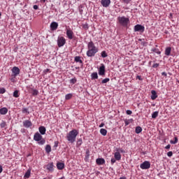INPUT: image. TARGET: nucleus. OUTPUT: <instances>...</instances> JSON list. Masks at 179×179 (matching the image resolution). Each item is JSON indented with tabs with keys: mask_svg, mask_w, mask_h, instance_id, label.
I'll return each mask as SVG.
<instances>
[{
	"mask_svg": "<svg viewBox=\"0 0 179 179\" xmlns=\"http://www.w3.org/2000/svg\"><path fill=\"white\" fill-rule=\"evenodd\" d=\"M78 135H79V131L74 129L67 134L66 139H67L70 143H73L76 141V136H78Z\"/></svg>",
	"mask_w": 179,
	"mask_h": 179,
	"instance_id": "1",
	"label": "nucleus"
},
{
	"mask_svg": "<svg viewBox=\"0 0 179 179\" xmlns=\"http://www.w3.org/2000/svg\"><path fill=\"white\" fill-rule=\"evenodd\" d=\"M34 141L38 142V145H44L45 143V139L43 138V136L38 132L35 133L34 135Z\"/></svg>",
	"mask_w": 179,
	"mask_h": 179,
	"instance_id": "2",
	"label": "nucleus"
},
{
	"mask_svg": "<svg viewBox=\"0 0 179 179\" xmlns=\"http://www.w3.org/2000/svg\"><path fill=\"white\" fill-rule=\"evenodd\" d=\"M117 20L120 24H121V26H123V27H127V26H128V24L129 23V18L125 17V16L118 17Z\"/></svg>",
	"mask_w": 179,
	"mask_h": 179,
	"instance_id": "3",
	"label": "nucleus"
},
{
	"mask_svg": "<svg viewBox=\"0 0 179 179\" xmlns=\"http://www.w3.org/2000/svg\"><path fill=\"white\" fill-rule=\"evenodd\" d=\"M66 43V40L64 36H59L57 38V45L58 47H64L65 45V43Z\"/></svg>",
	"mask_w": 179,
	"mask_h": 179,
	"instance_id": "4",
	"label": "nucleus"
},
{
	"mask_svg": "<svg viewBox=\"0 0 179 179\" xmlns=\"http://www.w3.org/2000/svg\"><path fill=\"white\" fill-rule=\"evenodd\" d=\"M97 52H99V49H88L87 56L90 57H94Z\"/></svg>",
	"mask_w": 179,
	"mask_h": 179,
	"instance_id": "5",
	"label": "nucleus"
},
{
	"mask_svg": "<svg viewBox=\"0 0 179 179\" xmlns=\"http://www.w3.org/2000/svg\"><path fill=\"white\" fill-rule=\"evenodd\" d=\"M150 167V162L148 161H145L142 164H140V168L142 170H148Z\"/></svg>",
	"mask_w": 179,
	"mask_h": 179,
	"instance_id": "6",
	"label": "nucleus"
},
{
	"mask_svg": "<svg viewBox=\"0 0 179 179\" xmlns=\"http://www.w3.org/2000/svg\"><path fill=\"white\" fill-rule=\"evenodd\" d=\"M134 31H140V33H143V31H145V27L141 24H136L134 26Z\"/></svg>",
	"mask_w": 179,
	"mask_h": 179,
	"instance_id": "7",
	"label": "nucleus"
},
{
	"mask_svg": "<svg viewBox=\"0 0 179 179\" xmlns=\"http://www.w3.org/2000/svg\"><path fill=\"white\" fill-rule=\"evenodd\" d=\"M99 75H100V76H104V75H106V66L103 64H101L99 67Z\"/></svg>",
	"mask_w": 179,
	"mask_h": 179,
	"instance_id": "8",
	"label": "nucleus"
},
{
	"mask_svg": "<svg viewBox=\"0 0 179 179\" xmlns=\"http://www.w3.org/2000/svg\"><path fill=\"white\" fill-rule=\"evenodd\" d=\"M101 3L103 8H108L110 6V3H111L110 0H101Z\"/></svg>",
	"mask_w": 179,
	"mask_h": 179,
	"instance_id": "9",
	"label": "nucleus"
},
{
	"mask_svg": "<svg viewBox=\"0 0 179 179\" xmlns=\"http://www.w3.org/2000/svg\"><path fill=\"white\" fill-rule=\"evenodd\" d=\"M87 48L88 50H99V48H97L94 45V43H93L92 41L88 43Z\"/></svg>",
	"mask_w": 179,
	"mask_h": 179,
	"instance_id": "10",
	"label": "nucleus"
},
{
	"mask_svg": "<svg viewBox=\"0 0 179 179\" xmlns=\"http://www.w3.org/2000/svg\"><path fill=\"white\" fill-rule=\"evenodd\" d=\"M33 123H31V121L27 120L23 122V127L24 128H30V127H32Z\"/></svg>",
	"mask_w": 179,
	"mask_h": 179,
	"instance_id": "11",
	"label": "nucleus"
},
{
	"mask_svg": "<svg viewBox=\"0 0 179 179\" xmlns=\"http://www.w3.org/2000/svg\"><path fill=\"white\" fill-rule=\"evenodd\" d=\"M57 29H58V22H52L50 24V30L52 31H55V30H57Z\"/></svg>",
	"mask_w": 179,
	"mask_h": 179,
	"instance_id": "12",
	"label": "nucleus"
},
{
	"mask_svg": "<svg viewBox=\"0 0 179 179\" xmlns=\"http://www.w3.org/2000/svg\"><path fill=\"white\" fill-rule=\"evenodd\" d=\"M66 36L69 40H72L73 38V31L71 29H66Z\"/></svg>",
	"mask_w": 179,
	"mask_h": 179,
	"instance_id": "13",
	"label": "nucleus"
},
{
	"mask_svg": "<svg viewBox=\"0 0 179 179\" xmlns=\"http://www.w3.org/2000/svg\"><path fill=\"white\" fill-rule=\"evenodd\" d=\"M12 72H13L14 76H17V75H19V73H20V69L18 67L14 66L12 69Z\"/></svg>",
	"mask_w": 179,
	"mask_h": 179,
	"instance_id": "14",
	"label": "nucleus"
},
{
	"mask_svg": "<svg viewBox=\"0 0 179 179\" xmlns=\"http://www.w3.org/2000/svg\"><path fill=\"white\" fill-rule=\"evenodd\" d=\"M96 163L98 166H101L106 164V160L103 158H98L96 159Z\"/></svg>",
	"mask_w": 179,
	"mask_h": 179,
	"instance_id": "15",
	"label": "nucleus"
},
{
	"mask_svg": "<svg viewBox=\"0 0 179 179\" xmlns=\"http://www.w3.org/2000/svg\"><path fill=\"white\" fill-rule=\"evenodd\" d=\"M47 167V170H48V171H54V163L50 162L49 164H47L46 166Z\"/></svg>",
	"mask_w": 179,
	"mask_h": 179,
	"instance_id": "16",
	"label": "nucleus"
},
{
	"mask_svg": "<svg viewBox=\"0 0 179 179\" xmlns=\"http://www.w3.org/2000/svg\"><path fill=\"white\" fill-rule=\"evenodd\" d=\"M57 168L58 170H64V169H65V164L62 162H57Z\"/></svg>",
	"mask_w": 179,
	"mask_h": 179,
	"instance_id": "17",
	"label": "nucleus"
},
{
	"mask_svg": "<svg viewBox=\"0 0 179 179\" xmlns=\"http://www.w3.org/2000/svg\"><path fill=\"white\" fill-rule=\"evenodd\" d=\"M38 130L41 135H45V132L47 131V129H45V127L43 126L39 127Z\"/></svg>",
	"mask_w": 179,
	"mask_h": 179,
	"instance_id": "18",
	"label": "nucleus"
},
{
	"mask_svg": "<svg viewBox=\"0 0 179 179\" xmlns=\"http://www.w3.org/2000/svg\"><path fill=\"white\" fill-rule=\"evenodd\" d=\"M74 61H75V62H79V64H81V66H83V61L82 60V59L80 56L75 57Z\"/></svg>",
	"mask_w": 179,
	"mask_h": 179,
	"instance_id": "19",
	"label": "nucleus"
},
{
	"mask_svg": "<svg viewBox=\"0 0 179 179\" xmlns=\"http://www.w3.org/2000/svg\"><path fill=\"white\" fill-rule=\"evenodd\" d=\"M151 99L152 100H156L157 97V92H156L155 90H152L151 91Z\"/></svg>",
	"mask_w": 179,
	"mask_h": 179,
	"instance_id": "20",
	"label": "nucleus"
},
{
	"mask_svg": "<svg viewBox=\"0 0 179 179\" xmlns=\"http://www.w3.org/2000/svg\"><path fill=\"white\" fill-rule=\"evenodd\" d=\"M124 124H125V127H128L129 124H130L131 123L134 122V119H124Z\"/></svg>",
	"mask_w": 179,
	"mask_h": 179,
	"instance_id": "21",
	"label": "nucleus"
},
{
	"mask_svg": "<svg viewBox=\"0 0 179 179\" xmlns=\"http://www.w3.org/2000/svg\"><path fill=\"white\" fill-rule=\"evenodd\" d=\"M7 113H8V108H2L0 109V114L1 115H5Z\"/></svg>",
	"mask_w": 179,
	"mask_h": 179,
	"instance_id": "22",
	"label": "nucleus"
},
{
	"mask_svg": "<svg viewBox=\"0 0 179 179\" xmlns=\"http://www.w3.org/2000/svg\"><path fill=\"white\" fill-rule=\"evenodd\" d=\"M31 173V169H29L25 173L24 178H30V174Z\"/></svg>",
	"mask_w": 179,
	"mask_h": 179,
	"instance_id": "23",
	"label": "nucleus"
},
{
	"mask_svg": "<svg viewBox=\"0 0 179 179\" xmlns=\"http://www.w3.org/2000/svg\"><path fill=\"white\" fill-rule=\"evenodd\" d=\"M91 79L93 80L94 79H99V75L97 72H94L91 74Z\"/></svg>",
	"mask_w": 179,
	"mask_h": 179,
	"instance_id": "24",
	"label": "nucleus"
},
{
	"mask_svg": "<svg viewBox=\"0 0 179 179\" xmlns=\"http://www.w3.org/2000/svg\"><path fill=\"white\" fill-rule=\"evenodd\" d=\"M115 159H116V160H121V154L120 152H115Z\"/></svg>",
	"mask_w": 179,
	"mask_h": 179,
	"instance_id": "25",
	"label": "nucleus"
},
{
	"mask_svg": "<svg viewBox=\"0 0 179 179\" xmlns=\"http://www.w3.org/2000/svg\"><path fill=\"white\" fill-rule=\"evenodd\" d=\"M170 54H171V48L169 47V48H166V50H165V55H170Z\"/></svg>",
	"mask_w": 179,
	"mask_h": 179,
	"instance_id": "26",
	"label": "nucleus"
},
{
	"mask_svg": "<svg viewBox=\"0 0 179 179\" xmlns=\"http://www.w3.org/2000/svg\"><path fill=\"white\" fill-rule=\"evenodd\" d=\"M100 134H101V135H103V136H106V135H107V129H100Z\"/></svg>",
	"mask_w": 179,
	"mask_h": 179,
	"instance_id": "27",
	"label": "nucleus"
},
{
	"mask_svg": "<svg viewBox=\"0 0 179 179\" xmlns=\"http://www.w3.org/2000/svg\"><path fill=\"white\" fill-rule=\"evenodd\" d=\"M135 132L136 134H141V132H142V127H141L140 126L136 127Z\"/></svg>",
	"mask_w": 179,
	"mask_h": 179,
	"instance_id": "28",
	"label": "nucleus"
},
{
	"mask_svg": "<svg viewBox=\"0 0 179 179\" xmlns=\"http://www.w3.org/2000/svg\"><path fill=\"white\" fill-rule=\"evenodd\" d=\"M101 57H102V58H107L108 55H107V52H106V50H103L101 52Z\"/></svg>",
	"mask_w": 179,
	"mask_h": 179,
	"instance_id": "29",
	"label": "nucleus"
},
{
	"mask_svg": "<svg viewBox=\"0 0 179 179\" xmlns=\"http://www.w3.org/2000/svg\"><path fill=\"white\" fill-rule=\"evenodd\" d=\"M22 113L23 114H30V112H29V109L27 108H22Z\"/></svg>",
	"mask_w": 179,
	"mask_h": 179,
	"instance_id": "30",
	"label": "nucleus"
},
{
	"mask_svg": "<svg viewBox=\"0 0 179 179\" xmlns=\"http://www.w3.org/2000/svg\"><path fill=\"white\" fill-rule=\"evenodd\" d=\"M45 152L46 153H50L51 152V145H47L45 147Z\"/></svg>",
	"mask_w": 179,
	"mask_h": 179,
	"instance_id": "31",
	"label": "nucleus"
},
{
	"mask_svg": "<svg viewBox=\"0 0 179 179\" xmlns=\"http://www.w3.org/2000/svg\"><path fill=\"white\" fill-rule=\"evenodd\" d=\"M174 141L171 140L170 141V143H171V145H176V143H177L178 142V138L177 137H174Z\"/></svg>",
	"mask_w": 179,
	"mask_h": 179,
	"instance_id": "32",
	"label": "nucleus"
},
{
	"mask_svg": "<svg viewBox=\"0 0 179 179\" xmlns=\"http://www.w3.org/2000/svg\"><path fill=\"white\" fill-rule=\"evenodd\" d=\"M31 94H32V96H37L38 94V90H32Z\"/></svg>",
	"mask_w": 179,
	"mask_h": 179,
	"instance_id": "33",
	"label": "nucleus"
},
{
	"mask_svg": "<svg viewBox=\"0 0 179 179\" xmlns=\"http://www.w3.org/2000/svg\"><path fill=\"white\" fill-rule=\"evenodd\" d=\"M159 115V112L158 111H155L154 113H152V118H157V116Z\"/></svg>",
	"mask_w": 179,
	"mask_h": 179,
	"instance_id": "34",
	"label": "nucleus"
},
{
	"mask_svg": "<svg viewBox=\"0 0 179 179\" xmlns=\"http://www.w3.org/2000/svg\"><path fill=\"white\" fill-rule=\"evenodd\" d=\"M76 82H78V80H76V78H71L69 80V83H71V85H75V83H76Z\"/></svg>",
	"mask_w": 179,
	"mask_h": 179,
	"instance_id": "35",
	"label": "nucleus"
},
{
	"mask_svg": "<svg viewBox=\"0 0 179 179\" xmlns=\"http://www.w3.org/2000/svg\"><path fill=\"white\" fill-rule=\"evenodd\" d=\"M83 29H84V30H89V24H83Z\"/></svg>",
	"mask_w": 179,
	"mask_h": 179,
	"instance_id": "36",
	"label": "nucleus"
},
{
	"mask_svg": "<svg viewBox=\"0 0 179 179\" xmlns=\"http://www.w3.org/2000/svg\"><path fill=\"white\" fill-rule=\"evenodd\" d=\"M66 100H71L72 99V94H67L65 96Z\"/></svg>",
	"mask_w": 179,
	"mask_h": 179,
	"instance_id": "37",
	"label": "nucleus"
},
{
	"mask_svg": "<svg viewBox=\"0 0 179 179\" xmlns=\"http://www.w3.org/2000/svg\"><path fill=\"white\" fill-rule=\"evenodd\" d=\"M0 127L1 128H5V127H6V122L2 120L1 123L0 124Z\"/></svg>",
	"mask_w": 179,
	"mask_h": 179,
	"instance_id": "38",
	"label": "nucleus"
},
{
	"mask_svg": "<svg viewBox=\"0 0 179 179\" xmlns=\"http://www.w3.org/2000/svg\"><path fill=\"white\" fill-rule=\"evenodd\" d=\"M13 97H19V90H15L14 92H13Z\"/></svg>",
	"mask_w": 179,
	"mask_h": 179,
	"instance_id": "39",
	"label": "nucleus"
},
{
	"mask_svg": "<svg viewBox=\"0 0 179 179\" xmlns=\"http://www.w3.org/2000/svg\"><path fill=\"white\" fill-rule=\"evenodd\" d=\"M82 143H83V141L82 140V138L78 139L77 141V146H80Z\"/></svg>",
	"mask_w": 179,
	"mask_h": 179,
	"instance_id": "40",
	"label": "nucleus"
},
{
	"mask_svg": "<svg viewBox=\"0 0 179 179\" xmlns=\"http://www.w3.org/2000/svg\"><path fill=\"white\" fill-rule=\"evenodd\" d=\"M108 82H110V78H104V79L101 81V83H102L103 85H104V83H108Z\"/></svg>",
	"mask_w": 179,
	"mask_h": 179,
	"instance_id": "41",
	"label": "nucleus"
},
{
	"mask_svg": "<svg viewBox=\"0 0 179 179\" xmlns=\"http://www.w3.org/2000/svg\"><path fill=\"white\" fill-rule=\"evenodd\" d=\"M6 90H5L4 87L0 88V94H3V93H6Z\"/></svg>",
	"mask_w": 179,
	"mask_h": 179,
	"instance_id": "42",
	"label": "nucleus"
},
{
	"mask_svg": "<svg viewBox=\"0 0 179 179\" xmlns=\"http://www.w3.org/2000/svg\"><path fill=\"white\" fill-rule=\"evenodd\" d=\"M173 156V151H169L167 152V157H171Z\"/></svg>",
	"mask_w": 179,
	"mask_h": 179,
	"instance_id": "43",
	"label": "nucleus"
},
{
	"mask_svg": "<svg viewBox=\"0 0 179 179\" xmlns=\"http://www.w3.org/2000/svg\"><path fill=\"white\" fill-rule=\"evenodd\" d=\"M115 162H117V159L115 158H112L110 159L111 164H114V163H115Z\"/></svg>",
	"mask_w": 179,
	"mask_h": 179,
	"instance_id": "44",
	"label": "nucleus"
},
{
	"mask_svg": "<svg viewBox=\"0 0 179 179\" xmlns=\"http://www.w3.org/2000/svg\"><path fill=\"white\" fill-rule=\"evenodd\" d=\"M126 114H127V115H131V114H132V110H127L126 111Z\"/></svg>",
	"mask_w": 179,
	"mask_h": 179,
	"instance_id": "45",
	"label": "nucleus"
},
{
	"mask_svg": "<svg viewBox=\"0 0 179 179\" xmlns=\"http://www.w3.org/2000/svg\"><path fill=\"white\" fill-rule=\"evenodd\" d=\"M159 65V64L158 63L154 64L152 65V68H158Z\"/></svg>",
	"mask_w": 179,
	"mask_h": 179,
	"instance_id": "46",
	"label": "nucleus"
},
{
	"mask_svg": "<svg viewBox=\"0 0 179 179\" xmlns=\"http://www.w3.org/2000/svg\"><path fill=\"white\" fill-rule=\"evenodd\" d=\"M53 148H58V141H55V145Z\"/></svg>",
	"mask_w": 179,
	"mask_h": 179,
	"instance_id": "47",
	"label": "nucleus"
},
{
	"mask_svg": "<svg viewBox=\"0 0 179 179\" xmlns=\"http://www.w3.org/2000/svg\"><path fill=\"white\" fill-rule=\"evenodd\" d=\"M33 8H34L35 10H37L38 9V6H37V5H34Z\"/></svg>",
	"mask_w": 179,
	"mask_h": 179,
	"instance_id": "48",
	"label": "nucleus"
},
{
	"mask_svg": "<svg viewBox=\"0 0 179 179\" xmlns=\"http://www.w3.org/2000/svg\"><path fill=\"white\" fill-rule=\"evenodd\" d=\"M170 148H171V145L168 144V145L165 147V149H166V150H168L169 149H170Z\"/></svg>",
	"mask_w": 179,
	"mask_h": 179,
	"instance_id": "49",
	"label": "nucleus"
},
{
	"mask_svg": "<svg viewBox=\"0 0 179 179\" xmlns=\"http://www.w3.org/2000/svg\"><path fill=\"white\" fill-rule=\"evenodd\" d=\"M162 76H165V78H167V73H166V72H162Z\"/></svg>",
	"mask_w": 179,
	"mask_h": 179,
	"instance_id": "50",
	"label": "nucleus"
},
{
	"mask_svg": "<svg viewBox=\"0 0 179 179\" xmlns=\"http://www.w3.org/2000/svg\"><path fill=\"white\" fill-rule=\"evenodd\" d=\"M124 3H129L131 2V0H122Z\"/></svg>",
	"mask_w": 179,
	"mask_h": 179,
	"instance_id": "51",
	"label": "nucleus"
},
{
	"mask_svg": "<svg viewBox=\"0 0 179 179\" xmlns=\"http://www.w3.org/2000/svg\"><path fill=\"white\" fill-rule=\"evenodd\" d=\"M136 79H138V80H142V76H136Z\"/></svg>",
	"mask_w": 179,
	"mask_h": 179,
	"instance_id": "52",
	"label": "nucleus"
},
{
	"mask_svg": "<svg viewBox=\"0 0 179 179\" xmlns=\"http://www.w3.org/2000/svg\"><path fill=\"white\" fill-rule=\"evenodd\" d=\"M3 171V169L2 168V166L0 165V174Z\"/></svg>",
	"mask_w": 179,
	"mask_h": 179,
	"instance_id": "53",
	"label": "nucleus"
},
{
	"mask_svg": "<svg viewBox=\"0 0 179 179\" xmlns=\"http://www.w3.org/2000/svg\"><path fill=\"white\" fill-rule=\"evenodd\" d=\"M103 127H104V123H101L100 125H99V128H103Z\"/></svg>",
	"mask_w": 179,
	"mask_h": 179,
	"instance_id": "54",
	"label": "nucleus"
},
{
	"mask_svg": "<svg viewBox=\"0 0 179 179\" xmlns=\"http://www.w3.org/2000/svg\"><path fill=\"white\" fill-rule=\"evenodd\" d=\"M120 152H121V153H124V151L122 150V148L120 149Z\"/></svg>",
	"mask_w": 179,
	"mask_h": 179,
	"instance_id": "55",
	"label": "nucleus"
},
{
	"mask_svg": "<svg viewBox=\"0 0 179 179\" xmlns=\"http://www.w3.org/2000/svg\"><path fill=\"white\" fill-rule=\"evenodd\" d=\"M50 71V69H47L45 70V73H47V72H48Z\"/></svg>",
	"mask_w": 179,
	"mask_h": 179,
	"instance_id": "56",
	"label": "nucleus"
},
{
	"mask_svg": "<svg viewBox=\"0 0 179 179\" xmlns=\"http://www.w3.org/2000/svg\"><path fill=\"white\" fill-rule=\"evenodd\" d=\"M46 0H41V2H45Z\"/></svg>",
	"mask_w": 179,
	"mask_h": 179,
	"instance_id": "57",
	"label": "nucleus"
},
{
	"mask_svg": "<svg viewBox=\"0 0 179 179\" xmlns=\"http://www.w3.org/2000/svg\"><path fill=\"white\" fill-rule=\"evenodd\" d=\"M157 52V54H159V55L161 54L160 51H158V52Z\"/></svg>",
	"mask_w": 179,
	"mask_h": 179,
	"instance_id": "58",
	"label": "nucleus"
},
{
	"mask_svg": "<svg viewBox=\"0 0 179 179\" xmlns=\"http://www.w3.org/2000/svg\"><path fill=\"white\" fill-rule=\"evenodd\" d=\"M65 178V177H62V178H60L59 179H64Z\"/></svg>",
	"mask_w": 179,
	"mask_h": 179,
	"instance_id": "59",
	"label": "nucleus"
},
{
	"mask_svg": "<svg viewBox=\"0 0 179 179\" xmlns=\"http://www.w3.org/2000/svg\"><path fill=\"white\" fill-rule=\"evenodd\" d=\"M76 69H79V67H76Z\"/></svg>",
	"mask_w": 179,
	"mask_h": 179,
	"instance_id": "60",
	"label": "nucleus"
},
{
	"mask_svg": "<svg viewBox=\"0 0 179 179\" xmlns=\"http://www.w3.org/2000/svg\"><path fill=\"white\" fill-rule=\"evenodd\" d=\"M153 51H154L155 52H156V49L153 50Z\"/></svg>",
	"mask_w": 179,
	"mask_h": 179,
	"instance_id": "61",
	"label": "nucleus"
},
{
	"mask_svg": "<svg viewBox=\"0 0 179 179\" xmlns=\"http://www.w3.org/2000/svg\"><path fill=\"white\" fill-rule=\"evenodd\" d=\"M1 16H2V14H1V12H0V17H1Z\"/></svg>",
	"mask_w": 179,
	"mask_h": 179,
	"instance_id": "62",
	"label": "nucleus"
},
{
	"mask_svg": "<svg viewBox=\"0 0 179 179\" xmlns=\"http://www.w3.org/2000/svg\"><path fill=\"white\" fill-rule=\"evenodd\" d=\"M138 41H142V39H138Z\"/></svg>",
	"mask_w": 179,
	"mask_h": 179,
	"instance_id": "63",
	"label": "nucleus"
},
{
	"mask_svg": "<svg viewBox=\"0 0 179 179\" xmlns=\"http://www.w3.org/2000/svg\"><path fill=\"white\" fill-rule=\"evenodd\" d=\"M43 179H46V178H43Z\"/></svg>",
	"mask_w": 179,
	"mask_h": 179,
	"instance_id": "64",
	"label": "nucleus"
}]
</instances>
